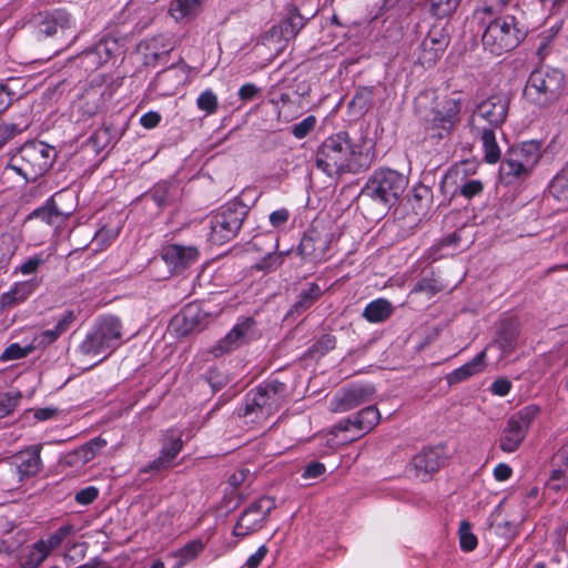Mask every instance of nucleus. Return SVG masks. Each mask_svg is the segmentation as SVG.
Returning <instances> with one entry per match:
<instances>
[{
  "instance_id": "nucleus-41",
  "label": "nucleus",
  "mask_w": 568,
  "mask_h": 568,
  "mask_svg": "<svg viewBox=\"0 0 568 568\" xmlns=\"http://www.w3.org/2000/svg\"><path fill=\"white\" fill-rule=\"evenodd\" d=\"M106 439L95 437L80 447V455H82L83 463L91 462L102 448L106 446Z\"/></svg>"
},
{
  "instance_id": "nucleus-55",
  "label": "nucleus",
  "mask_w": 568,
  "mask_h": 568,
  "mask_svg": "<svg viewBox=\"0 0 568 568\" xmlns=\"http://www.w3.org/2000/svg\"><path fill=\"white\" fill-rule=\"evenodd\" d=\"M182 447L183 443L181 438L174 437L170 440V443L166 446L162 448L161 454L172 462L181 452Z\"/></svg>"
},
{
  "instance_id": "nucleus-35",
  "label": "nucleus",
  "mask_w": 568,
  "mask_h": 568,
  "mask_svg": "<svg viewBox=\"0 0 568 568\" xmlns=\"http://www.w3.org/2000/svg\"><path fill=\"white\" fill-rule=\"evenodd\" d=\"M203 0H173L169 12L175 21L195 16L202 6Z\"/></svg>"
},
{
  "instance_id": "nucleus-16",
  "label": "nucleus",
  "mask_w": 568,
  "mask_h": 568,
  "mask_svg": "<svg viewBox=\"0 0 568 568\" xmlns=\"http://www.w3.org/2000/svg\"><path fill=\"white\" fill-rule=\"evenodd\" d=\"M243 223L237 215H213L210 222L209 241L214 245H223L235 237Z\"/></svg>"
},
{
  "instance_id": "nucleus-47",
  "label": "nucleus",
  "mask_w": 568,
  "mask_h": 568,
  "mask_svg": "<svg viewBox=\"0 0 568 568\" xmlns=\"http://www.w3.org/2000/svg\"><path fill=\"white\" fill-rule=\"evenodd\" d=\"M284 254L268 252L255 267L261 271H273L276 270L283 263Z\"/></svg>"
},
{
  "instance_id": "nucleus-26",
  "label": "nucleus",
  "mask_w": 568,
  "mask_h": 568,
  "mask_svg": "<svg viewBox=\"0 0 568 568\" xmlns=\"http://www.w3.org/2000/svg\"><path fill=\"white\" fill-rule=\"evenodd\" d=\"M104 89L102 85H91L82 92L75 103L78 112L83 118L95 115L103 103Z\"/></svg>"
},
{
  "instance_id": "nucleus-45",
  "label": "nucleus",
  "mask_w": 568,
  "mask_h": 568,
  "mask_svg": "<svg viewBox=\"0 0 568 568\" xmlns=\"http://www.w3.org/2000/svg\"><path fill=\"white\" fill-rule=\"evenodd\" d=\"M460 547L465 551H471L477 546V537L471 532L470 525L463 521L459 526Z\"/></svg>"
},
{
  "instance_id": "nucleus-56",
  "label": "nucleus",
  "mask_w": 568,
  "mask_h": 568,
  "mask_svg": "<svg viewBox=\"0 0 568 568\" xmlns=\"http://www.w3.org/2000/svg\"><path fill=\"white\" fill-rule=\"evenodd\" d=\"M18 132L16 124L3 123L0 125V149H2L9 140H11Z\"/></svg>"
},
{
  "instance_id": "nucleus-46",
  "label": "nucleus",
  "mask_w": 568,
  "mask_h": 568,
  "mask_svg": "<svg viewBox=\"0 0 568 568\" xmlns=\"http://www.w3.org/2000/svg\"><path fill=\"white\" fill-rule=\"evenodd\" d=\"M20 393H7L0 396V419L10 415L20 400Z\"/></svg>"
},
{
  "instance_id": "nucleus-38",
  "label": "nucleus",
  "mask_w": 568,
  "mask_h": 568,
  "mask_svg": "<svg viewBox=\"0 0 568 568\" xmlns=\"http://www.w3.org/2000/svg\"><path fill=\"white\" fill-rule=\"evenodd\" d=\"M408 202L413 211H428L432 203V191L426 186L414 187Z\"/></svg>"
},
{
  "instance_id": "nucleus-14",
  "label": "nucleus",
  "mask_w": 568,
  "mask_h": 568,
  "mask_svg": "<svg viewBox=\"0 0 568 568\" xmlns=\"http://www.w3.org/2000/svg\"><path fill=\"white\" fill-rule=\"evenodd\" d=\"M318 221L315 219L312 227L301 240L298 250L303 258L311 262H321L328 247L329 233L322 234L318 230Z\"/></svg>"
},
{
  "instance_id": "nucleus-59",
  "label": "nucleus",
  "mask_w": 568,
  "mask_h": 568,
  "mask_svg": "<svg viewBox=\"0 0 568 568\" xmlns=\"http://www.w3.org/2000/svg\"><path fill=\"white\" fill-rule=\"evenodd\" d=\"M511 388V383L507 378H498L491 384V392L498 396H506Z\"/></svg>"
},
{
  "instance_id": "nucleus-34",
  "label": "nucleus",
  "mask_w": 568,
  "mask_h": 568,
  "mask_svg": "<svg viewBox=\"0 0 568 568\" xmlns=\"http://www.w3.org/2000/svg\"><path fill=\"white\" fill-rule=\"evenodd\" d=\"M75 321L73 311H68L57 323L54 328L47 329L40 333L38 336L39 343L49 345L57 341L64 332H67L70 325Z\"/></svg>"
},
{
  "instance_id": "nucleus-54",
  "label": "nucleus",
  "mask_w": 568,
  "mask_h": 568,
  "mask_svg": "<svg viewBox=\"0 0 568 568\" xmlns=\"http://www.w3.org/2000/svg\"><path fill=\"white\" fill-rule=\"evenodd\" d=\"M14 253L12 236L9 234L0 235V263L9 258Z\"/></svg>"
},
{
  "instance_id": "nucleus-42",
  "label": "nucleus",
  "mask_w": 568,
  "mask_h": 568,
  "mask_svg": "<svg viewBox=\"0 0 568 568\" xmlns=\"http://www.w3.org/2000/svg\"><path fill=\"white\" fill-rule=\"evenodd\" d=\"M429 2L432 14L437 18H445L457 9L460 0H429Z\"/></svg>"
},
{
  "instance_id": "nucleus-6",
  "label": "nucleus",
  "mask_w": 568,
  "mask_h": 568,
  "mask_svg": "<svg viewBox=\"0 0 568 568\" xmlns=\"http://www.w3.org/2000/svg\"><path fill=\"white\" fill-rule=\"evenodd\" d=\"M121 321L113 315L102 316L95 327L85 336L80 345L84 355L106 356L112 353L122 338Z\"/></svg>"
},
{
  "instance_id": "nucleus-28",
  "label": "nucleus",
  "mask_w": 568,
  "mask_h": 568,
  "mask_svg": "<svg viewBox=\"0 0 568 568\" xmlns=\"http://www.w3.org/2000/svg\"><path fill=\"white\" fill-rule=\"evenodd\" d=\"M74 201L73 192L62 190L48 199L44 205L34 209L32 213H72Z\"/></svg>"
},
{
  "instance_id": "nucleus-7",
  "label": "nucleus",
  "mask_w": 568,
  "mask_h": 568,
  "mask_svg": "<svg viewBox=\"0 0 568 568\" xmlns=\"http://www.w3.org/2000/svg\"><path fill=\"white\" fill-rule=\"evenodd\" d=\"M565 75L556 69H537L531 72L525 87V95L538 104L557 99L564 89Z\"/></svg>"
},
{
  "instance_id": "nucleus-61",
  "label": "nucleus",
  "mask_w": 568,
  "mask_h": 568,
  "mask_svg": "<svg viewBox=\"0 0 568 568\" xmlns=\"http://www.w3.org/2000/svg\"><path fill=\"white\" fill-rule=\"evenodd\" d=\"M551 481H560L554 486L555 489H559L561 485L568 481V468L560 466L558 469H554L550 476Z\"/></svg>"
},
{
  "instance_id": "nucleus-17",
  "label": "nucleus",
  "mask_w": 568,
  "mask_h": 568,
  "mask_svg": "<svg viewBox=\"0 0 568 568\" xmlns=\"http://www.w3.org/2000/svg\"><path fill=\"white\" fill-rule=\"evenodd\" d=\"M41 445H33L12 456V465L18 473L20 481L38 475L41 470Z\"/></svg>"
},
{
  "instance_id": "nucleus-52",
  "label": "nucleus",
  "mask_w": 568,
  "mask_h": 568,
  "mask_svg": "<svg viewBox=\"0 0 568 568\" xmlns=\"http://www.w3.org/2000/svg\"><path fill=\"white\" fill-rule=\"evenodd\" d=\"M336 345L335 336L331 334L322 335L316 343L313 345V351L320 354H325L333 349Z\"/></svg>"
},
{
  "instance_id": "nucleus-18",
  "label": "nucleus",
  "mask_w": 568,
  "mask_h": 568,
  "mask_svg": "<svg viewBox=\"0 0 568 568\" xmlns=\"http://www.w3.org/2000/svg\"><path fill=\"white\" fill-rule=\"evenodd\" d=\"M445 460L444 448L440 446L429 447L416 454L410 463L414 475L418 478L438 471Z\"/></svg>"
},
{
  "instance_id": "nucleus-30",
  "label": "nucleus",
  "mask_w": 568,
  "mask_h": 568,
  "mask_svg": "<svg viewBox=\"0 0 568 568\" xmlns=\"http://www.w3.org/2000/svg\"><path fill=\"white\" fill-rule=\"evenodd\" d=\"M486 349L477 354L470 362L464 364L459 368L453 371L447 375L448 384H457L467 379L468 377L476 375L485 368Z\"/></svg>"
},
{
  "instance_id": "nucleus-19",
  "label": "nucleus",
  "mask_w": 568,
  "mask_h": 568,
  "mask_svg": "<svg viewBox=\"0 0 568 568\" xmlns=\"http://www.w3.org/2000/svg\"><path fill=\"white\" fill-rule=\"evenodd\" d=\"M448 42V37L443 31H430L420 44L419 63L426 68L435 64L446 50Z\"/></svg>"
},
{
  "instance_id": "nucleus-12",
  "label": "nucleus",
  "mask_w": 568,
  "mask_h": 568,
  "mask_svg": "<svg viewBox=\"0 0 568 568\" xmlns=\"http://www.w3.org/2000/svg\"><path fill=\"white\" fill-rule=\"evenodd\" d=\"M465 102L464 94L452 92L443 101L437 103L433 111L432 122L434 126L449 134L460 121V111Z\"/></svg>"
},
{
  "instance_id": "nucleus-37",
  "label": "nucleus",
  "mask_w": 568,
  "mask_h": 568,
  "mask_svg": "<svg viewBox=\"0 0 568 568\" xmlns=\"http://www.w3.org/2000/svg\"><path fill=\"white\" fill-rule=\"evenodd\" d=\"M50 555L49 549L44 545V540H38L29 549L28 554L21 559V568H37Z\"/></svg>"
},
{
  "instance_id": "nucleus-60",
  "label": "nucleus",
  "mask_w": 568,
  "mask_h": 568,
  "mask_svg": "<svg viewBox=\"0 0 568 568\" xmlns=\"http://www.w3.org/2000/svg\"><path fill=\"white\" fill-rule=\"evenodd\" d=\"M325 473V466L322 463L313 462L304 470L305 478H317Z\"/></svg>"
},
{
  "instance_id": "nucleus-50",
  "label": "nucleus",
  "mask_w": 568,
  "mask_h": 568,
  "mask_svg": "<svg viewBox=\"0 0 568 568\" xmlns=\"http://www.w3.org/2000/svg\"><path fill=\"white\" fill-rule=\"evenodd\" d=\"M442 290V286L433 278H423L413 288L414 293H425L433 296Z\"/></svg>"
},
{
  "instance_id": "nucleus-44",
  "label": "nucleus",
  "mask_w": 568,
  "mask_h": 568,
  "mask_svg": "<svg viewBox=\"0 0 568 568\" xmlns=\"http://www.w3.org/2000/svg\"><path fill=\"white\" fill-rule=\"evenodd\" d=\"M75 529L73 525L61 526L52 535H50L48 539L44 540V545L51 552L53 549L58 548L68 536L72 535Z\"/></svg>"
},
{
  "instance_id": "nucleus-3",
  "label": "nucleus",
  "mask_w": 568,
  "mask_h": 568,
  "mask_svg": "<svg viewBox=\"0 0 568 568\" xmlns=\"http://www.w3.org/2000/svg\"><path fill=\"white\" fill-rule=\"evenodd\" d=\"M55 158L57 152L49 144L41 141H30L24 143L10 158L6 170L13 171L26 181L31 182L45 174Z\"/></svg>"
},
{
  "instance_id": "nucleus-40",
  "label": "nucleus",
  "mask_w": 568,
  "mask_h": 568,
  "mask_svg": "<svg viewBox=\"0 0 568 568\" xmlns=\"http://www.w3.org/2000/svg\"><path fill=\"white\" fill-rule=\"evenodd\" d=\"M204 545L201 540H192L184 545L182 548L176 550L173 556L179 558V565H185L186 562L193 560L199 556V554L203 550Z\"/></svg>"
},
{
  "instance_id": "nucleus-24",
  "label": "nucleus",
  "mask_w": 568,
  "mask_h": 568,
  "mask_svg": "<svg viewBox=\"0 0 568 568\" xmlns=\"http://www.w3.org/2000/svg\"><path fill=\"white\" fill-rule=\"evenodd\" d=\"M374 393L371 386H356L334 397L332 409L334 412H347L365 403Z\"/></svg>"
},
{
  "instance_id": "nucleus-48",
  "label": "nucleus",
  "mask_w": 568,
  "mask_h": 568,
  "mask_svg": "<svg viewBox=\"0 0 568 568\" xmlns=\"http://www.w3.org/2000/svg\"><path fill=\"white\" fill-rule=\"evenodd\" d=\"M315 125L316 118L308 115L293 126L292 133L295 138L303 139L314 130Z\"/></svg>"
},
{
  "instance_id": "nucleus-62",
  "label": "nucleus",
  "mask_w": 568,
  "mask_h": 568,
  "mask_svg": "<svg viewBox=\"0 0 568 568\" xmlns=\"http://www.w3.org/2000/svg\"><path fill=\"white\" fill-rule=\"evenodd\" d=\"M267 554L266 546L262 545L255 554L248 557L246 561V567H255L257 568L260 564L263 561Z\"/></svg>"
},
{
  "instance_id": "nucleus-53",
  "label": "nucleus",
  "mask_w": 568,
  "mask_h": 568,
  "mask_svg": "<svg viewBox=\"0 0 568 568\" xmlns=\"http://www.w3.org/2000/svg\"><path fill=\"white\" fill-rule=\"evenodd\" d=\"M98 496H99L98 488L90 486V487L79 490L75 494L74 499L80 505H90L98 498Z\"/></svg>"
},
{
  "instance_id": "nucleus-43",
  "label": "nucleus",
  "mask_w": 568,
  "mask_h": 568,
  "mask_svg": "<svg viewBox=\"0 0 568 568\" xmlns=\"http://www.w3.org/2000/svg\"><path fill=\"white\" fill-rule=\"evenodd\" d=\"M196 105L201 111H204L206 114H213L217 110L219 100L216 94L212 90L207 89L199 95L196 100Z\"/></svg>"
},
{
  "instance_id": "nucleus-39",
  "label": "nucleus",
  "mask_w": 568,
  "mask_h": 568,
  "mask_svg": "<svg viewBox=\"0 0 568 568\" xmlns=\"http://www.w3.org/2000/svg\"><path fill=\"white\" fill-rule=\"evenodd\" d=\"M322 294L321 287L312 283L306 290H303L297 301L294 304V308L296 312L305 311L307 310Z\"/></svg>"
},
{
  "instance_id": "nucleus-57",
  "label": "nucleus",
  "mask_w": 568,
  "mask_h": 568,
  "mask_svg": "<svg viewBox=\"0 0 568 568\" xmlns=\"http://www.w3.org/2000/svg\"><path fill=\"white\" fill-rule=\"evenodd\" d=\"M160 121L161 115L155 111L146 112L140 119L141 125L145 129H153L158 126Z\"/></svg>"
},
{
  "instance_id": "nucleus-32",
  "label": "nucleus",
  "mask_w": 568,
  "mask_h": 568,
  "mask_svg": "<svg viewBox=\"0 0 568 568\" xmlns=\"http://www.w3.org/2000/svg\"><path fill=\"white\" fill-rule=\"evenodd\" d=\"M548 191L551 197L568 210V161L551 179Z\"/></svg>"
},
{
  "instance_id": "nucleus-63",
  "label": "nucleus",
  "mask_w": 568,
  "mask_h": 568,
  "mask_svg": "<svg viewBox=\"0 0 568 568\" xmlns=\"http://www.w3.org/2000/svg\"><path fill=\"white\" fill-rule=\"evenodd\" d=\"M63 462L68 466H75V467L83 466L87 464V463H83V460H82V455H80V447L73 452L68 453L64 456Z\"/></svg>"
},
{
  "instance_id": "nucleus-21",
  "label": "nucleus",
  "mask_w": 568,
  "mask_h": 568,
  "mask_svg": "<svg viewBox=\"0 0 568 568\" xmlns=\"http://www.w3.org/2000/svg\"><path fill=\"white\" fill-rule=\"evenodd\" d=\"M199 257V250L195 246L170 244L163 247L162 258L175 271L183 270L194 263Z\"/></svg>"
},
{
  "instance_id": "nucleus-4",
  "label": "nucleus",
  "mask_w": 568,
  "mask_h": 568,
  "mask_svg": "<svg viewBox=\"0 0 568 568\" xmlns=\"http://www.w3.org/2000/svg\"><path fill=\"white\" fill-rule=\"evenodd\" d=\"M524 37L525 33L518 27L516 18L507 14L493 18L487 22L481 42L485 50L495 55H501L514 50Z\"/></svg>"
},
{
  "instance_id": "nucleus-5",
  "label": "nucleus",
  "mask_w": 568,
  "mask_h": 568,
  "mask_svg": "<svg viewBox=\"0 0 568 568\" xmlns=\"http://www.w3.org/2000/svg\"><path fill=\"white\" fill-rule=\"evenodd\" d=\"M285 396V384L270 382L261 385L247 396L245 406L240 415L250 418L251 422H262L278 410Z\"/></svg>"
},
{
  "instance_id": "nucleus-51",
  "label": "nucleus",
  "mask_w": 568,
  "mask_h": 568,
  "mask_svg": "<svg viewBox=\"0 0 568 568\" xmlns=\"http://www.w3.org/2000/svg\"><path fill=\"white\" fill-rule=\"evenodd\" d=\"M484 190V184L480 180H467L460 186V195L465 199H471L479 195Z\"/></svg>"
},
{
  "instance_id": "nucleus-11",
  "label": "nucleus",
  "mask_w": 568,
  "mask_h": 568,
  "mask_svg": "<svg viewBox=\"0 0 568 568\" xmlns=\"http://www.w3.org/2000/svg\"><path fill=\"white\" fill-rule=\"evenodd\" d=\"M274 508L275 500L273 498H258L242 513L233 528V535L236 537H245L260 530Z\"/></svg>"
},
{
  "instance_id": "nucleus-23",
  "label": "nucleus",
  "mask_w": 568,
  "mask_h": 568,
  "mask_svg": "<svg viewBox=\"0 0 568 568\" xmlns=\"http://www.w3.org/2000/svg\"><path fill=\"white\" fill-rule=\"evenodd\" d=\"M41 32L47 37L59 36L64 40L75 39L74 21L64 10H57L43 22Z\"/></svg>"
},
{
  "instance_id": "nucleus-49",
  "label": "nucleus",
  "mask_w": 568,
  "mask_h": 568,
  "mask_svg": "<svg viewBox=\"0 0 568 568\" xmlns=\"http://www.w3.org/2000/svg\"><path fill=\"white\" fill-rule=\"evenodd\" d=\"M33 349H34V347L31 345L21 347L19 344L14 343L6 348V351L1 355V358L3 361H12V359L23 358L28 354H30Z\"/></svg>"
},
{
  "instance_id": "nucleus-2",
  "label": "nucleus",
  "mask_w": 568,
  "mask_h": 568,
  "mask_svg": "<svg viewBox=\"0 0 568 568\" xmlns=\"http://www.w3.org/2000/svg\"><path fill=\"white\" fill-rule=\"evenodd\" d=\"M407 184L408 180L404 174L392 169H378L366 182L358 201L371 203L375 211L396 210Z\"/></svg>"
},
{
  "instance_id": "nucleus-9",
  "label": "nucleus",
  "mask_w": 568,
  "mask_h": 568,
  "mask_svg": "<svg viewBox=\"0 0 568 568\" xmlns=\"http://www.w3.org/2000/svg\"><path fill=\"white\" fill-rule=\"evenodd\" d=\"M509 110V98L506 94H494L480 102L469 119V128L484 126L498 129L506 121Z\"/></svg>"
},
{
  "instance_id": "nucleus-8",
  "label": "nucleus",
  "mask_w": 568,
  "mask_h": 568,
  "mask_svg": "<svg viewBox=\"0 0 568 568\" xmlns=\"http://www.w3.org/2000/svg\"><path fill=\"white\" fill-rule=\"evenodd\" d=\"M540 159L539 149L532 142L513 146L500 165L505 179H525Z\"/></svg>"
},
{
  "instance_id": "nucleus-33",
  "label": "nucleus",
  "mask_w": 568,
  "mask_h": 568,
  "mask_svg": "<svg viewBox=\"0 0 568 568\" xmlns=\"http://www.w3.org/2000/svg\"><path fill=\"white\" fill-rule=\"evenodd\" d=\"M393 312L392 304L384 298L375 300L366 305L363 316L369 323H379L386 321Z\"/></svg>"
},
{
  "instance_id": "nucleus-25",
  "label": "nucleus",
  "mask_w": 568,
  "mask_h": 568,
  "mask_svg": "<svg viewBox=\"0 0 568 568\" xmlns=\"http://www.w3.org/2000/svg\"><path fill=\"white\" fill-rule=\"evenodd\" d=\"M186 80V72L183 67H171L160 72L155 78L156 90L162 95H173Z\"/></svg>"
},
{
  "instance_id": "nucleus-31",
  "label": "nucleus",
  "mask_w": 568,
  "mask_h": 568,
  "mask_svg": "<svg viewBox=\"0 0 568 568\" xmlns=\"http://www.w3.org/2000/svg\"><path fill=\"white\" fill-rule=\"evenodd\" d=\"M37 286L38 283L36 281L16 283L9 292L2 294L0 298L1 306L12 307L13 305L23 302L33 293Z\"/></svg>"
},
{
  "instance_id": "nucleus-36",
  "label": "nucleus",
  "mask_w": 568,
  "mask_h": 568,
  "mask_svg": "<svg viewBox=\"0 0 568 568\" xmlns=\"http://www.w3.org/2000/svg\"><path fill=\"white\" fill-rule=\"evenodd\" d=\"M517 344V334L513 328L504 327L497 338L488 346L489 348L497 347L500 352L499 361L510 355Z\"/></svg>"
},
{
  "instance_id": "nucleus-13",
  "label": "nucleus",
  "mask_w": 568,
  "mask_h": 568,
  "mask_svg": "<svg viewBox=\"0 0 568 568\" xmlns=\"http://www.w3.org/2000/svg\"><path fill=\"white\" fill-rule=\"evenodd\" d=\"M254 325L255 322L252 317L243 318L210 352L219 357L237 349L253 336Z\"/></svg>"
},
{
  "instance_id": "nucleus-58",
  "label": "nucleus",
  "mask_w": 568,
  "mask_h": 568,
  "mask_svg": "<svg viewBox=\"0 0 568 568\" xmlns=\"http://www.w3.org/2000/svg\"><path fill=\"white\" fill-rule=\"evenodd\" d=\"M43 260L39 256L31 257L20 265V272L24 275L33 274L38 271Z\"/></svg>"
},
{
  "instance_id": "nucleus-27",
  "label": "nucleus",
  "mask_w": 568,
  "mask_h": 568,
  "mask_svg": "<svg viewBox=\"0 0 568 568\" xmlns=\"http://www.w3.org/2000/svg\"><path fill=\"white\" fill-rule=\"evenodd\" d=\"M475 139H478L484 150V160L489 164H495L500 160L501 151L496 141V129L476 126L470 129Z\"/></svg>"
},
{
  "instance_id": "nucleus-10",
  "label": "nucleus",
  "mask_w": 568,
  "mask_h": 568,
  "mask_svg": "<svg viewBox=\"0 0 568 568\" xmlns=\"http://www.w3.org/2000/svg\"><path fill=\"white\" fill-rule=\"evenodd\" d=\"M538 413V407L530 405L510 416L499 440V446L504 452L513 453L518 449Z\"/></svg>"
},
{
  "instance_id": "nucleus-15",
  "label": "nucleus",
  "mask_w": 568,
  "mask_h": 568,
  "mask_svg": "<svg viewBox=\"0 0 568 568\" xmlns=\"http://www.w3.org/2000/svg\"><path fill=\"white\" fill-rule=\"evenodd\" d=\"M207 323V313L197 304H189L172 320L171 326L179 335H187L204 328Z\"/></svg>"
},
{
  "instance_id": "nucleus-20",
  "label": "nucleus",
  "mask_w": 568,
  "mask_h": 568,
  "mask_svg": "<svg viewBox=\"0 0 568 568\" xmlns=\"http://www.w3.org/2000/svg\"><path fill=\"white\" fill-rule=\"evenodd\" d=\"M116 48L115 40H101L94 48L85 50L79 55L80 64L85 71H94L112 58Z\"/></svg>"
},
{
  "instance_id": "nucleus-29",
  "label": "nucleus",
  "mask_w": 568,
  "mask_h": 568,
  "mask_svg": "<svg viewBox=\"0 0 568 568\" xmlns=\"http://www.w3.org/2000/svg\"><path fill=\"white\" fill-rule=\"evenodd\" d=\"M306 24V19L296 8H292L286 17L277 27L271 30L272 36L280 34L284 40L294 39Z\"/></svg>"
},
{
  "instance_id": "nucleus-64",
  "label": "nucleus",
  "mask_w": 568,
  "mask_h": 568,
  "mask_svg": "<svg viewBox=\"0 0 568 568\" xmlns=\"http://www.w3.org/2000/svg\"><path fill=\"white\" fill-rule=\"evenodd\" d=\"M258 92V89L255 84L246 83L240 88L239 95L242 100H252L256 93Z\"/></svg>"
},
{
  "instance_id": "nucleus-1",
  "label": "nucleus",
  "mask_w": 568,
  "mask_h": 568,
  "mask_svg": "<svg viewBox=\"0 0 568 568\" xmlns=\"http://www.w3.org/2000/svg\"><path fill=\"white\" fill-rule=\"evenodd\" d=\"M373 161V143L365 138L354 141L347 132L328 136L316 153L317 168L329 176L365 171Z\"/></svg>"
},
{
  "instance_id": "nucleus-22",
  "label": "nucleus",
  "mask_w": 568,
  "mask_h": 568,
  "mask_svg": "<svg viewBox=\"0 0 568 568\" xmlns=\"http://www.w3.org/2000/svg\"><path fill=\"white\" fill-rule=\"evenodd\" d=\"M381 415L375 406H368L358 412L353 418H347L335 425L334 429L347 432L352 428L362 434L371 432L379 422Z\"/></svg>"
}]
</instances>
